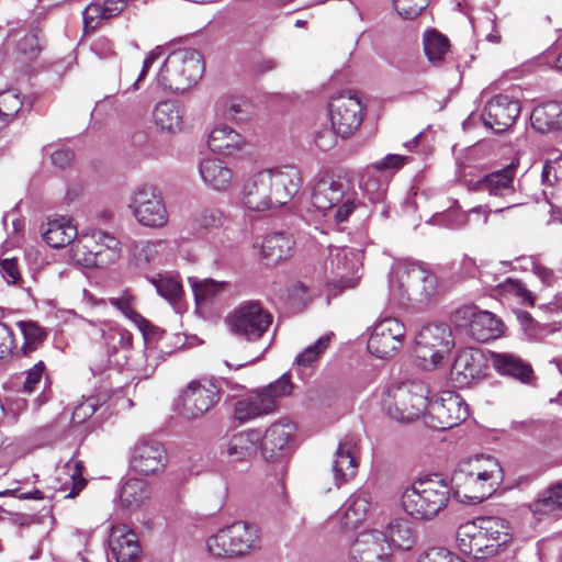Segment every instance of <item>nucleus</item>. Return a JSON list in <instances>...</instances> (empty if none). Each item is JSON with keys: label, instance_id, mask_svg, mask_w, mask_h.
Instances as JSON below:
<instances>
[{"label": "nucleus", "instance_id": "obj_14", "mask_svg": "<svg viewBox=\"0 0 562 562\" xmlns=\"http://www.w3.org/2000/svg\"><path fill=\"white\" fill-rule=\"evenodd\" d=\"M469 416L465 401L453 391H442L429 401L425 423L432 429L446 430L458 426Z\"/></svg>", "mask_w": 562, "mask_h": 562}, {"label": "nucleus", "instance_id": "obj_44", "mask_svg": "<svg viewBox=\"0 0 562 562\" xmlns=\"http://www.w3.org/2000/svg\"><path fill=\"white\" fill-rule=\"evenodd\" d=\"M16 326L24 339V342L20 348L23 356H27L35 351L47 337L45 328L41 327L36 322L19 321Z\"/></svg>", "mask_w": 562, "mask_h": 562}, {"label": "nucleus", "instance_id": "obj_8", "mask_svg": "<svg viewBox=\"0 0 562 562\" xmlns=\"http://www.w3.org/2000/svg\"><path fill=\"white\" fill-rule=\"evenodd\" d=\"M313 205L325 216L341 224L355 211V198L348 192L346 181L333 176H325L314 187L312 194Z\"/></svg>", "mask_w": 562, "mask_h": 562}, {"label": "nucleus", "instance_id": "obj_63", "mask_svg": "<svg viewBox=\"0 0 562 562\" xmlns=\"http://www.w3.org/2000/svg\"><path fill=\"white\" fill-rule=\"evenodd\" d=\"M418 562H464V561L445 548H431L428 551H426L418 559Z\"/></svg>", "mask_w": 562, "mask_h": 562}, {"label": "nucleus", "instance_id": "obj_6", "mask_svg": "<svg viewBox=\"0 0 562 562\" xmlns=\"http://www.w3.org/2000/svg\"><path fill=\"white\" fill-rule=\"evenodd\" d=\"M260 541V531L256 525L235 521L209 537L206 550L215 558H236L258 550Z\"/></svg>", "mask_w": 562, "mask_h": 562}, {"label": "nucleus", "instance_id": "obj_30", "mask_svg": "<svg viewBox=\"0 0 562 562\" xmlns=\"http://www.w3.org/2000/svg\"><path fill=\"white\" fill-rule=\"evenodd\" d=\"M41 233L47 245L61 248L75 240L78 231L71 218L58 216L47 218V222L41 226Z\"/></svg>", "mask_w": 562, "mask_h": 562}, {"label": "nucleus", "instance_id": "obj_62", "mask_svg": "<svg viewBox=\"0 0 562 562\" xmlns=\"http://www.w3.org/2000/svg\"><path fill=\"white\" fill-rule=\"evenodd\" d=\"M18 49L30 58L35 57L41 50L38 31L32 30L25 34L24 37L19 41Z\"/></svg>", "mask_w": 562, "mask_h": 562}, {"label": "nucleus", "instance_id": "obj_59", "mask_svg": "<svg viewBox=\"0 0 562 562\" xmlns=\"http://www.w3.org/2000/svg\"><path fill=\"white\" fill-rule=\"evenodd\" d=\"M427 5L428 0H393L395 11L405 20L415 19Z\"/></svg>", "mask_w": 562, "mask_h": 562}, {"label": "nucleus", "instance_id": "obj_58", "mask_svg": "<svg viewBox=\"0 0 562 562\" xmlns=\"http://www.w3.org/2000/svg\"><path fill=\"white\" fill-rule=\"evenodd\" d=\"M20 94L13 90L0 92V119L9 121L13 119L22 108Z\"/></svg>", "mask_w": 562, "mask_h": 562}, {"label": "nucleus", "instance_id": "obj_24", "mask_svg": "<svg viewBox=\"0 0 562 562\" xmlns=\"http://www.w3.org/2000/svg\"><path fill=\"white\" fill-rule=\"evenodd\" d=\"M142 548L136 533L126 525L111 528L108 539V562H138Z\"/></svg>", "mask_w": 562, "mask_h": 562}, {"label": "nucleus", "instance_id": "obj_9", "mask_svg": "<svg viewBox=\"0 0 562 562\" xmlns=\"http://www.w3.org/2000/svg\"><path fill=\"white\" fill-rule=\"evenodd\" d=\"M361 251L349 247H330L324 261L327 285L339 291L353 289L361 278Z\"/></svg>", "mask_w": 562, "mask_h": 562}, {"label": "nucleus", "instance_id": "obj_38", "mask_svg": "<svg viewBox=\"0 0 562 562\" xmlns=\"http://www.w3.org/2000/svg\"><path fill=\"white\" fill-rule=\"evenodd\" d=\"M244 143V137L227 125L214 127L207 140L210 149L222 155H231L239 150Z\"/></svg>", "mask_w": 562, "mask_h": 562}, {"label": "nucleus", "instance_id": "obj_22", "mask_svg": "<svg viewBox=\"0 0 562 562\" xmlns=\"http://www.w3.org/2000/svg\"><path fill=\"white\" fill-rule=\"evenodd\" d=\"M520 111L518 100L506 94H498L486 103L482 120L486 127L495 133H503L515 123Z\"/></svg>", "mask_w": 562, "mask_h": 562}, {"label": "nucleus", "instance_id": "obj_26", "mask_svg": "<svg viewBox=\"0 0 562 562\" xmlns=\"http://www.w3.org/2000/svg\"><path fill=\"white\" fill-rule=\"evenodd\" d=\"M457 540L462 552L472 554L477 559H486L498 553V544H494L474 521H467L459 526Z\"/></svg>", "mask_w": 562, "mask_h": 562}, {"label": "nucleus", "instance_id": "obj_56", "mask_svg": "<svg viewBox=\"0 0 562 562\" xmlns=\"http://www.w3.org/2000/svg\"><path fill=\"white\" fill-rule=\"evenodd\" d=\"M108 396V390H105L104 394H100V397H87L85 401H82L81 403L74 407L71 422L77 425L85 423L97 412V408L99 407L101 400L102 402H104L105 397Z\"/></svg>", "mask_w": 562, "mask_h": 562}, {"label": "nucleus", "instance_id": "obj_52", "mask_svg": "<svg viewBox=\"0 0 562 562\" xmlns=\"http://www.w3.org/2000/svg\"><path fill=\"white\" fill-rule=\"evenodd\" d=\"M194 299L198 303L210 300L216 294L221 293L225 286V281H216L213 279L196 280L195 278H189Z\"/></svg>", "mask_w": 562, "mask_h": 562}, {"label": "nucleus", "instance_id": "obj_10", "mask_svg": "<svg viewBox=\"0 0 562 562\" xmlns=\"http://www.w3.org/2000/svg\"><path fill=\"white\" fill-rule=\"evenodd\" d=\"M416 356L426 369L436 368L454 347L450 326L430 323L420 328L415 337Z\"/></svg>", "mask_w": 562, "mask_h": 562}, {"label": "nucleus", "instance_id": "obj_40", "mask_svg": "<svg viewBox=\"0 0 562 562\" xmlns=\"http://www.w3.org/2000/svg\"><path fill=\"white\" fill-rule=\"evenodd\" d=\"M70 256L77 263L87 267H101L105 265L102 249L93 248L91 235H86L74 241L70 248Z\"/></svg>", "mask_w": 562, "mask_h": 562}, {"label": "nucleus", "instance_id": "obj_21", "mask_svg": "<svg viewBox=\"0 0 562 562\" xmlns=\"http://www.w3.org/2000/svg\"><path fill=\"white\" fill-rule=\"evenodd\" d=\"M263 172L270 182V191L277 209L289 203L302 187L301 171L295 166L266 169Z\"/></svg>", "mask_w": 562, "mask_h": 562}, {"label": "nucleus", "instance_id": "obj_48", "mask_svg": "<svg viewBox=\"0 0 562 562\" xmlns=\"http://www.w3.org/2000/svg\"><path fill=\"white\" fill-rule=\"evenodd\" d=\"M390 540L400 549L409 550L416 540V535L406 519H395L389 525Z\"/></svg>", "mask_w": 562, "mask_h": 562}, {"label": "nucleus", "instance_id": "obj_1", "mask_svg": "<svg viewBox=\"0 0 562 562\" xmlns=\"http://www.w3.org/2000/svg\"><path fill=\"white\" fill-rule=\"evenodd\" d=\"M503 480V470L493 457L477 456L453 471L450 491L464 504H479L492 496Z\"/></svg>", "mask_w": 562, "mask_h": 562}, {"label": "nucleus", "instance_id": "obj_15", "mask_svg": "<svg viewBox=\"0 0 562 562\" xmlns=\"http://www.w3.org/2000/svg\"><path fill=\"white\" fill-rule=\"evenodd\" d=\"M405 325L395 317H385L374 323L368 340V350L378 358L393 357L403 346Z\"/></svg>", "mask_w": 562, "mask_h": 562}, {"label": "nucleus", "instance_id": "obj_19", "mask_svg": "<svg viewBox=\"0 0 562 562\" xmlns=\"http://www.w3.org/2000/svg\"><path fill=\"white\" fill-rule=\"evenodd\" d=\"M331 126L342 138L358 130L362 122V106L356 94L340 93L329 103Z\"/></svg>", "mask_w": 562, "mask_h": 562}, {"label": "nucleus", "instance_id": "obj_39", "mask_svg": "<svg viewBox=\"0 0 562 562\" xmlns=\"http://www.w3.org/2000/svg\"><path fill=\"white\" fill-rule=\"evenodd\" d=\"M492 364L498 373L521 382H528L532 374L531 367L512 353H492Z\"/></svg>", "mask_w": 562, "mask_h": 562}, {"label": "nucleus", "instance_id": "obj_34", "mask_svg": "<svg viewBox=\"0 0 562 562\" xmlns=\"http://www.w3.org/2000/svg\"><path fill=\"white\" fill-rule=\"evenodd\" d=\"M272 412V400L262 396L259 391L252 392L250 395L238 400L234 405V417L240 423H247Z\"/></svg>", "mask_w": 562, "mask_h": 562}, {"label": "nucleus", "instance_id": "obj_23", "mask_svg": "<svg viewBox=\"0 0 562 562\" xmlns=\"http://www.w3.org/2000/svg\"><path fill=\"white\" fill-rule=\"evenodd\" d=\"M484 353L476 348L460 350L450 370V379L458 387H468L484 376Z\"/></svg>", "mask_w": 562, "mask_h": 562}, {"label": "nucleus", "instance_id": "obj_27", "mask_svg": "<svg viewBox=\"0 0 562 562\" xmlns=\"http://www.w3.org/2000/svg\"><path fill=\"white\" fill-rule=\"evenodd\" d=\"M371 494L368 491L358 490L346 499L333 519L342 530L353 529L366 519L371 508Z\"/></svg>", "mask_w": 562, "mask_h": 562}, {"label": "nucleus", "instance_id": "obj_31", "mask_svg": "<svg viewBox=\"0 0 562 562\" xmlns=\"http://www.w3.org/2000/svg\"><path fill=\"white\" fill-rule=\"evenodd\" d=\"M162 240H135L128 247L130 265L139 271H148L159 261Z\"/></svg>", "mask_w": 562, "mask_h": 562}, {"label": "nucleus", "instance_id": "obj_4", "mask_svg": "<svg viewBox=\"0 0 562 562\" xmlns=\"http://www.w3.org/2000/svg\"><path fill=\"white\" fill-rule=\"evenodd\" d=\"M204 64L195 49H179L165 59L157 74V85L164 91L184 92L202 77Z\"/></svg>", "mask_w": 562, "mask_h": 562}, {"label": "nucleus", "instance_id": "obj_5", "mask_svg": "<svg viewBox=\"0 0 562 562\" xmlns=\"http://www.w3.org/2000/svg\"><path fill=\"white\" fill-rule=\"evenodd\" d=\"M436 284L435 274L415 262H394L390 271V295L398 305H404L413 295L428 299Z\"/></svg>", "mask_w": 562, "mask_h": 562}, {"label": "nucleus", "instance_id": "obj_20", "mask_svg": "<svg viewBox=\"0 0 562 562\" xmlns=\"http://www.w3.org/2000/svg\"><path fill=\"white\" fill-rule=\"evenodd\" d=\"M167 452L164 446L148 438L135 442L130 454L131 468L143 475L156 474L165 469Z\"/></svg>", "mask_w": 562, "mask_h": 562}, {"label": "nucleus", "instance_id": "obj_16", "mask_svg": "<svg viewBox=\"0 0 562 562\" xmlns=\"http://www.w3.org/2000/svg\"><path fill=\"white\" fill-rule=\"evenodd\" d=\"M100 335L102 345L108 355V362L119 370L128 363L130 352L133 346V335L113 322H103L99 325L92 324Z\"/></svg>", "mask_w": 562, "mask_h": 562}, {"label": "nucleus", "instance_id": "obj_12", "mask_svg": "<svg viewBox=\"0 0 562 562\" xmlns=\"http://www.w3.org/2000/svg\"><path fill=\"white\" fill-rule=\"evenodd\" d=\"M387 536L378 529L358 532L344 551V562H392Z\"/></svg>", "mask_w": 562, "mask_h": 562}, {"label": "nucleus", "instance_id": "obj_46", "mask_svg": "<svg viewBox=\"0 0 562 562\" xmlns=\"http://www.w3.org/2000/svg\"><path fill=\"white\" fill-rule=\"evenodd\" d=\"M358 469L357 459L355 456L336 452L333 461L331 471L336 486H340L350 479H352Z\"/></svg>", "mask_w": 562, "mask_h": 562}, {"label": "nucleus", "instance_id": "obj_60", "mask_svg": "<svg viewBox=\"0 0 562 562\" xmlns=\"http://www.w3.org/2000/svg\"><path fill=\"white\" fill-rule=\"evenodd\" d=\"M82 18L86 31L94 30L102 20H106L104 10L101 5V1L95 0L87 5L82 12Z\"/></svg>", "mask_w": 562, "mask_h": 562}, {"label": "nucleus", "instance_id": "obj_57", "mask_svg": "<svg viewBox=\"0 0 562 562\" xmlns=\"http://www.w3.org/2000/svg\"><path fill=\"white\" fill-rule=\"evenodd\" d=\"M293 384L289 373L282 374L276 382L270 383L267 387L258 390L262 396L270 397L273 403V411L277 406L278 398L288 396L291 394Z\"/></svg>", "mask_w": 562, "mask_h": 562}, {"label": "nucleus", "instance_id": "obj_61", "mask_svg": "<svg viewBox=\"0 0 562 562\" xmlns=\"http://www.w3.org/2000/svg\"><path fill=\"white\" fill-rule=\"evenodd\" d=\"M560 181L555 167L549 160L543 164L541 171V183L543 186L542 193L547 199L554 195L553 187Z\"/></svg>", "mask_w": 562, "mask_h": 562}, {"label": "nucleus", "instance_id": "obj_29", "mask_svg": "<svg viewBox=\"0 0 562 562\" xmlns=\"http://www.w3.org/2000/svg\"><path fill=\"white\" fill-rule=\"evenodd\" d=\"M261 436L256 430H246L232 435L221 445V453L233 462L248 460L256 454Z\"/></svg>", "mask_w": 562, "mask_h": 562}, {"label": "nucleus", "instance_id": "obj_45", "mask_svg": "<svg viewBox=\"0 0 562 562\" xmlns=\"http://www.w3.org/2000/svg\"><path fill=\"white\" fill-rule=\"evenodd\" d=\"M333 337V333L321 336L313 345L306 347L295 357L294 364L305 368L314 366L329 348Z\"/></svg>", "mask_w": 562, "mask_h": 562}, {"label": "nucleus", "instance_id": "obj_7", "mask_svg": "<svg viewBox=\"0 0 562 562\" xmlns=\"http://www.w3.org/2000/svg\"><path fill=\"white\" fill-rule=\"evenodd\" d=\"M429 389L424 381H404L389 389L383 406L389 416L401 423H411L428 407Z\"/></svg>", "mask_w": 562, "mask_h": 562}, {"label": "nucleus", "instance_id": "obj_51", "mask_svg": "<svg viewBox=\"0 0 562 562\" xmlns=\"http://www.w3.org/2000/svg\"><path fill=\"white\" fill-rule=\"evenodd\" d=\"M376 169L372 165L360 175L359 186L372 202H380L384 196V184L376 176Z\"/></svg>", "mask_w": 562, "mask_h": 562}, {"label": "nucleus", "instance_id": "obj_54", "mask_svg": "<svg viewBox=\"0 0 562 562\" xmlns=\"http://www.w3.org/2000/svg\"><path fill=\"white\" fill-rule=\"evenodd\" d=\"M249 103L240 97H226L218 102V111L231 120L243 121Z\"/></svg>", "mask_w": 562, "mask_h": 562}, {"label": "nucleus", "instance_id": "obj_17", "mask_svg": "<svg viewBox=\"0 0 562 562\" xmlns=\"http://www.w3.org/2000/svg\"><path fill=\"white\" fill-rule=\"evenodd\" d=\"M454 323L459 327H467L471 337L482 342L495 339L503 333V323L493 313L472 305L459 308Z\"/></svg>", "mask_w": 562, "mask_h": 562}, {"label": "nucleus", "instance_id": "obj_11", "mask_svg": "<svg viewBox=\"0 0 562 562\" xmlns=\"http://www.w3.org/2000/svg\"><path fill=\"white\" fill-rule=\"evenodd\" d=\"M469 188L475 192L486 193L492 199L495 213H502L518 204L515 201L514 165H508L505 168L492 171L476 180L470 181Z\"/></svg>", "mask_w": 562, "mask_h": 562}, {"label": "nucleus", "instance_id": "obj_18", "mask_svg": "<svg viewBox=\"0 0 562 562\" xmlns=\"http://www.w3.org/2000/svg\"><path fill=\"white\" fill-rule=\"evenodd\" d=\"M220 393L211 381H191L181 392L179 414L195 419L209 412L218 401Z\"/></svg>", "mask_w": 562, "mask_h": 562}, {"label": "nucleus", "instance_id": "obj_53", "mask_svg": "<svg viewBox=\"0 0 562 562\" xmlns=\"http://www.w3.org/2000/svg\"><path fill=\"white\" fill-rule=\"evenodd\" d=\"M225 215L217 207H205L194 217L192 225L196 231H210L218 228L224 224Z\"/></svg>", "mask_w": 562, "mask_h": 562}, {"label": "nucleus", "instance_id": "obj_64", "mask_svg": "<svg viewBox=\"0 0 562 562\" xmlns=\"http://www.w3.org/2000/svg\"><path fill=\"white\" fill-rule=\"evenodd\" d=\"M45 370V364L43 361H38L35 363L30 370H27L25 380L22 385V391L24 393H33L36 390L37 384L41 382L43 373Z\"/></svg>", "mask_w": 562, "mask_h": 562}, {"label": "nucleus", "instance_id": "obj_35", "mask_svg": "<svg viewBox=\"0 0 562 562\" xmlns=\"http://www.w3.org/2000/svg\"><path fill=\"white\" fill-rule=\"evenodd\" d=\"M530 121L532 127L541 134L562 132V104L549 102L535 108Z\"/></svg>", "mask_w": 562, "mask_h": 562}, {"label": "nucleus", "instance_id": "obj_55", "mask_svg": "<svg viewBox=\"0 0 562 562\" xmlns=\"http://www.w3.org/2000/svg\"><path fill=\"white\" fill-rule=\"evenodd\" d=\"M429 224L457 229L468 224L467 215L459 207H452L442 213H437L428 220Z\"/></svg>", "mask_w": 562, "mask_h": 562}, {"label": "nucleus", "instance_id": "obj_28", "mask_svg": "<svg viewBox=\"0 0 562 562\" xmlns=\"http://www.w3.org/2000/svg\"><path fill=\"white\" fill-rule=\"evenodd\" d=\"M294 430V424L288 420L272 424L260 439L262 456L267 460L274 461L285 454L290 448Z\"/></svg>", "mask_w": 562, "mask_h": 562}, {"label": "nucleus", "instance_id": "obj_41", "mask_svg": "<svg viewBox=\"0 0 562 562\" xmlns=\"http://www.w3.org/2000/svg\"><path fill=\"white\" fill-rule=\"evenodd\" d=\"M294 247L291 235L285 233H272L265 237L261 245L262 256L271 262L285 259Z\"/></svg>", "mask_w": 562, "mask_h": 562}, {"label": "nucleus", "instance_id": "obj_3", "mask_svg": "<svg viewBox=\"0 0 562 562\" xmlns=\"http://www.w3.org/2000/svg\"><path fill=\"white\" fill-rule=\"evenodd\" d=\"M450 498L448 482L436 474L415 481L402 494L404 510L417 519H432L443 509Z\"/></svg>", "mask_w": 562, "mask_h": 562}, {"label": "nucleus", "instance_id": "obj_32", "mask_svg": "<svg viewBox=\"0 0 562 562\" xmlns=\"http://www.w3.org/2000/svg\"><path fill=\"white\" fill-rule=\"evenodd\" d=\"M529 509L539 519L542 517H562V482H557L543 490L529 504Z\"/></svg>", "mask_w": 562, "mask_h": 562}, {"label": "nucleus", "instance_id": "obj_47", "mask_svg": "<svg viewBox=\"0 0 562 562\" xmlns=\"http://www.w3.org/2000/svg\"><path fill=\"white\" fill-rule=\"evenodd\" d=\"M155 286L157 293L169 302H176L182 294V286L179 280L169 273H158L154 277H146Z\"/></svg>", "mask_w": 562, "mask_h": 562}, {"label": "nucleus", "instance_id": "obj_50", "mask_svg": "<svg viewBox=\"0 0 562 562\" xmlns=\"http://www.w3.org/2000/svg\"><path fill=\"white\" fill-rule=\"evenodd\" d=\"M93 239V248L102 249L103 260L105 265L115 261L120 256V241L119 239L103 231H94L91 234Z\"/></svg>", "mask_w": 562, "mask_h": 562}, {"label": "nucleus", "instance_id": "obj_43", "mask_svg": "<svg viewBox=\"0 0 562 562\" xmlns=\"http://www.w3.org/2000/svg\"><path fill=\"white\" fill-rule=\"evenodd\" d=\"M474 522H476V526L494 544H498V548L509 542V527L504 519L498 517H484L479 518Z\"/></svg>", "mask_w": 562, "mask_h": 562}, {"label": "nucleus", "instance_id": "obj_49", "mask_svg": "<svg viewBox=\"0 0 562 562\" xmlns=\"http://www.w3.org/2000/svg\"><path fill=\"white\" fill-rule=\"evenodd\" d=\"M449 47V40L436 30L425 33L424 50L430 63H440L448 53Z\"/></svg>", "mask_w": 562, "mask_h": 562}, {"label": "nucleus", "instance_id": "obj_33", "mask_svg": "<svg viewBox=\"0 0 562 562\" xmlns=\"http://www.w3.org/2000/svg\"><path fill=\"white\" fill-rule=\"evenodd\" d=\"M199 172L202 181L216 191L227 190L233 182V171L220 159H203L199 165Z\"/></svg>", "mask_w": 562, "mask_h": 562}, {"label": "nucleus", "instance_id": "obj_2", "mask_svg": "<svg viewBox=\"0 0 562 562\" xmlns=\"http://www.w3.org/2000/svg\"><path fill=\"white\" fill-rule=\"evenodd\" d=\"M272 315L257 301L241 302L226 317L228 330L236 337L250 345H257L252 357L243 363L232 364L225 361L228 368L239 369L262 359L271 346V340L263 341L272 324Z\"/></svg>", "mask_w": 562, "mask_h": 562}, {"label": "nucleus", "instance_id": "obj_13", "mask_svg": "<svg viewBox=\"0 0 562 562\" xmlns=\"http://www.w3.org/2000/svg\"><path fill=\"white\" fill-rule=\"evenodd\" d=\"M128 207L143 226L161 228L168 223L169 216L164 198L151 184L137 187L131 195Z\"/></svg>", "mask_w": 562, "mask_h": 562}, {"label": "nucleus", "instance_id": "obj_25", "mask_svg": "<svg viewBox=\"0 0 562 562\" xmlns=\"http://www.w3.org/2000/svg\"><path fill=\"white\" fill-rule=\"evenodd\" d=\"M240 203L252 212L276 210L270 191V182L266 179L263 170L251 175L244 182L240 193Z\"/></svg>", "mask_w": 562, "mask_h": 562}, {"label": "nucleus", "instance_id": "obj_36", "mask_svg": "<svg viewBox=\"0 0 562 562\" xmlns=\"http://www.w3.org/2000/svg\"><path fill=\"white\" fill-rule=\"evenodd\" d=\"M153 121L158 130L176 134L182 130L183 111L172 101H162L153 110Z\"/></svg>", "mask_w": 562, "mask_h": 562}, {"label": "nucleus", "instance_id": "obj_37", "mask_svg": "<svg viewBox=\"0 0 562 562\" xmlns=\"http://www.w3.org/2000/svg\"><path fill=\"white\" fill-rule=\"evenodd\" d=\"M150 485L140 479L131 477L124 481L120 490V503L128 510H136L150 498Z\"/></svg>", "mask_w": 562, "mask_h": 562}, {"label": "nucleus", "instance_id": "obj_42", "mask_svg": "<svg viewBox=\"0 0 562 562\" xmlns=\"http://www.w3.org/2000/svg\"><path fill=\"white\" fill-rule=\"evenodd\" d=\"M109 303L131 321L144 336L148 334L150 323L136 311V297L130 291L126 290L120 296L110 297Z\"/></svg>", "mask_w": 562, "mask_h": 562}]
</instances>
